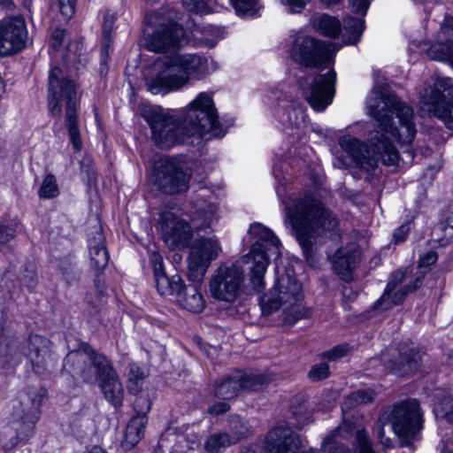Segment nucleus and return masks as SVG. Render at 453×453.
I'll return each mask as SVG.
<instances>
[{"mask_svg": "<svg viewBox=\"0 0 453 453\" xmlns=\"http://www.w3.org/2000/svg\"><path fill=\"white\" fill-rule=\"evenodd\" d=\"M302 287L289 274L280 276L268 293L260 298V306L264 315H270L280 308L288 310L302 300Z\"/></svg>", "mask_w": 453, "mask_h": 453, "instance_id": "12", "label": "nucleus"}, {"mask_svg": "<svg viewBox=\"0 0 453 453\" xmlns=\"http://www.w3.org/2000/svg\"><path fill=\"white\" fill-rule=\"evenodd\" d=\"M241 428L242 431L235 437H231L227 433H215L209 435L203 444L204 449L210 453H219L227 447L236 444L242 440V434L246 431L244 426Z\"/></svg>", "mask_w": 453, "mask_h": 453, "instance_id": "31", "label": "nucleus"}, {"mask_svg": "<svg viewBox=\"0 0 453 453\" xmlns=\"http://www.w3.org/2000/svg\"><path fill=\"white\" fill-rule=\"evenodd\" d=\"M258 449L257 445H251L250 447L243 448L241 453H257V450Z\"/></svg>", "mask_w": 453, "mask_h": 453, "instance_id": "62", "label": "nucleus"}, {"mask_svg": "<svg viewBox=\"0 0 453 453\" xmlns=\"http://www.w3.org/2000/svg\"><path fill=\"white\" fill-rule=\"evenodd\" d=\"M191 205L190 219L193 226L198 230L209 227L215 219L216 206L202 198L193 200Z\"/></svg>", "mask_w": 453, "mask_h": 453, "instance_id": "28", "label": "nucleus"}, {"mask_svg": "<svg viewBox=\"0 0 453 453\" xmlns=\"http://www.w3.org/2000/svg\"><path fill=\"white\" fill-rule=\"evenodd\" d=\"M313 27L320 34L335 38L341 31V22L338 19L332 17L328 14H321L313 19Z\"/></svg>", "mask_w": 453, "mask_h": 453, "instance_id": "36", "label": "nucleus"}, {"mask_svg": "<svg viewBox=\"0 0 453 453\" xmlns=\"http://www.w3.org/2000/svg\"><path fill=\"white\" fill-rule=\"evenodd\" d=\"M410 232V223L403 224L394 233V239L395 242H402L405 240Z\"/></svg>", "mask_w": 453, "mask_h": 453, "instance_id": "60", "label": "nucleus"}, {"mask_svg": "<svg viewBox=\"0 0 453 453\" xmlns=\"http://www.w3.org/2000/svg\"><path fill=\"white\" fill-rule=\"evenodd\" d=\"M88 453H106L104 449L100 447H94Z\"/></svg>", "mask_w": 453, "mask_h": 453, "instance_id": "64", "label": "nucleus"}, {"mask_svg": "<svg viewBox=\"0 0 453 453\" xmlns=\"http://www.w3.org/2000/svg\"><path fill=\"white\" fill-rule=\"evenodd\" d=\"M16 234V229L12 226H4L0 222V244L5 243Z\"/></svg>", "mask_w": 453, "mask_h": 453, "instance_id": "53", "label": "nucleus"}, {"mask_svg": "<svg viewBox=\"0 0 453 453\" xmlns=\"http://www.w3.org/2000/svg\"><path fill=\"white\" fill-rule=\"evenodd\" d=\"M66 35V32L62 28H55L52 31L51 38H52V47L55 49H59L64 43L65 38Z\"/></svg>", "mask_w": 453, "mask_h": 453, "instance_id": "55", "label": "nucleus"}, {"mask_svg": "<svg viewBox=\"0 0 453 453\" xmlns=\"http://www.w3.org/2000/svg\"><path fill=\"white\" fill-rule=\"evenodd\" d=\"M369 114L378 122L380 130L370 134V146L350 135L340 138L341 148L350 157L355 166L371 172L380 160L388 166H395L399 154L388 141L389 134L398 142L411 143L416 135L412 109L395 95L373 89L366 102Z\"/></svg>", "mask_w": 453, "mask_h": 453, "instance_id": "1", "label": "nucleus"}, {"mask_svg": "<svg viewBox=\"0 0 453 453\" xmlns=\"http://www.w3.org/2000/svg\"><path fill=\"white\" fill-rule=\"evenodd\" d=\"M208 73L206 58L197 54H177L146 80V86L152 94H167L187 85L191 77L199 79Z\"/></svg>", "mask_w": 453, "mask_h": 453, "instance_id": "4", "label": "nucleus"}, {"mask_svg": "<svg viewBox=\"0 0 453 453\" xmlns=\"http://www.w3.org/2000/svg\"><path fill=\"white\" fill-rule=\"evenodd\" d=\"M290 411L300 425H304L311 419V413L303 395H296L292 399Z\"/></svg>", "mask_w": 453, "mask_h": 453, "instance_id": "40", "label": "nucleus"}, {"mask_svg": "<svg viewBox=\"0 0 453 453\" xmlns=\"http://www.w3.org/2000/svg\"><path fill=\"white\" fill-rule=\"evenodd\" d=\"M96 380L104 398L114 407H120L124 400V388L119 375L106 357H97Z\"/></svg>", "mask_w": 453, "mask_h": 453, "instance_id": "19", "label": "nucleus"}, {"mask_svg": "<svg viewBox=\"0 0 453 453\" xmlns=\"http://www.w3.org/2000/svg\"><path fill=\"white\" fill-rule=\"evenodd\" d=\"M419 111L453 127V88L449 79L436 77L425 84L419 92Z\"/></svg>", "mask_w": 453, "mask_h": 453, "instance_id": "8", "label": "nucleus"}, {"mask_svg": "<svg viewBox=\"0 0 453 453\" xmlns=\"http://www.w3.org/2000/svg\"><path fill=\"white\" fill-rule=\"evenodd\" d=\"M428 57L433 60L449 61L453 63V48L447 43H434L427 50Z\"/></svg>", "mask_w": 453, "mask_h": 453, "instance_id": "41", "label": "nucleus"}, {"mask_svg": "<svg viewBox=\"0 0 453 453\" xmlns=\"http://www.w3.org/2000/svg\"><path fill=\"white\" fill-rule=\"evenodd\" d=\"M153 266L156 288L161 296L180 295L183 281L180 275L168 277L164 270L163 257L160 254L153 252L150 256Z\"/></svg>", "mask_w": 453, "mask_h": 453, "instance_id": "26", "label": "nucleus"}, {"mask_svg": "<svg viewBox=\"0 0 453 453\" xmlns=\"http://www.w3.org/2000/svg\"><path fill=\"white\" fill-rule=\"evenodd\" d=\"M152 138L160 148L176 144H195L208 134L213 137L224 135L218 120L217 111L211 96L200 93L186 108L181 122L160 111L146 114Z\"/></svg>", "mask_w": 453, "mask_h": 453, "instance_id": "2", "label": "nucleus"}, {"mask_svg": "<svg viewBox=\"0 0 453 453\" xmlns=\"http://www.w3.org/2000/svg\"><path fill=\"white\" fill-rule=\"evenodd\" d=\"M50 341L38 334L30 335L26 347V357L33 371L42 375L55 366V359L50 349Z\"/></svg>", "mask_w": 453, "mask_h": 453, "instance_id": "23", "label": "nucleus"}, {"mask_svg": "<svg viewBox=\"0 0 453 453\" xmlns=\"http://www.w3.org/2000/svg\"><path fill=\"white\" fill-rule=\"evenodd\" d=\"M305 311H302L300 310L295 311L294 314H288L286 319L289 323H295L298 319L303 318L305 316Z\"/></svg>", "mask_w": 453, "mask_h": 453, "instance_id": "61", "label": "nucleus"}, {"mask_svg": "<svg viewBox=\"0 0 453 453\" xmlns=\"http://www.w3.org/2000/svg\"><path fill=\"white\" fill-rule=\"evenodd\" d=\"M441 453H453V432L447 433L441 445Z\"/></svg>", "mask_w": 453, "mask_h": 453, "instance_id": "58", "label": "nucleus"}, {"mask_svg": "<svg viewBox=\"0 0 453 453\" xmlns=\"http://www.w3.org/2000/svg\"><path fill=\"white\" fill-rule=\"evenodd\" d=\"M156 228L165 244L171 250L185 249L193 239L189 223L168 209H163L159 212Z\"/></svg>", "mask_w": 453, "mask_h": 453, "instance_id": "14", "label": "nucleus"}, {"mask_svg": "<svg viewBox=\"0 0 453 453\" xmlns=\"http://www.w3.org/2000/svg\"><path fill=\"white\" fill-rule=\"evenodd\" d=\"M376 396V393L372 388H363L352 392L342 403V411L345 414L347 410H350L359 404L372 403Z\"/></svg>", "mask_w": 453, "mask_h": 453, "instance_id": "38", "label": "nucleus"}, {"mask_svg": "<svg viewBox=\"0 0 453 453\" xmlns=\"http://www.w3.org/2000/svg\"><path fill=\"white\" fill-rule=\"evenodd\" d=\"M58 187L56 182V178L52 174L47 175L41 186L39 196L42 198H53L58 195Z\"/></svg>", "mask_w": 453, "mask_h": 453, "instance_id": "44", "label": "nucleus"}, {"mask_svg": "<svg viewBox=\"0 0 453 453\" xmlns=\"http://www.w3.org/2000/svg\"><path fill=\"white\" fill-rule=\"evenodd\" d=\"M321 449L326 453H376L366 429L346 417L323 439Z\"/></svg>", "mask_w": 453, "mask_h": 453, "instance_id": "9", "label": "nucleus"}, {"mask_svg": "<svg viewBox=\"0 0 453 453\" xmlns=\"http://www.w3.org/2000/svg\"><path fill=\"white\" fill-rule=\"evenodd\" d=\"M299 434L288 426L271 429L264 442L265 453H296L302 447Z\"/></svg>", "mask_w": 453, "mask_h": 453, "instance_id": "25", "label": "nucleus"}, {"mask_svg": "<svg viewBox=\"0 0 453 453\" xmlns=\"http://www.w3.org/2000/svg\"><path fill=\"white\" fill-rule=\"evenodd\" d=\"M21 284L32 291L37 285V273L33 265L27 267L19 278Z\"/></svg>", "mask_w": 453, "mask_h": 453, "instance_id": "46", "label": "nucleus"}, {"mask_svg": "<svg viewBox=\"0 0 453 453\" xmlns=\"http://www.w3.org/2000/svg\"><path fill=\"white\" fill-rule=\"evenodd\" d=\"M235 12L240 16H252L259 9L257 0H230Z\"/></svg>", "mask_w": 453, "mask_h": 453, "instance_id": "42", "label": "nucleus"}, {"mask_svg": "<svg viewBox=\"0 0 453 453\" xmlns=\"http://www.w3.org/2000/svg\"><path fill=\"white\" fill-rule=\"evenodd\" d=\"M115 16L112 13L106 12L104 16L103 22V34L104 37L107 39L113 29V25L115 23Z\"/></svg>", "mask_w": 453, "mask_h": 453, "instance_id": "51", "label": "nucleus"}, {"mask_svg": "<svg viewBox=\"0 0 453 453\" xmlns=\"http://www.w3.org/2000/svg\"><path fill=\"white\" fill-rule=\"evenodd\" d=\"M329 373V366L326 363L318 364L310 370L309 378L313 381H319L326 379Z\"/></svg>", "mask_w": 453, "mask_h": 453, "instance_id": "47", "label": "nucleus"}, {"mask_svg": "<svg viewBox=\"0 0 453 453\" xmlns=\"http://www.w3.org/2000/svg\"><path fill=\"white\" fill-rule=\"evenodd\" d=\"M61 15L64 19L69 20L74 14L77 0H58Z\"/></svg>", "mask_w": 453, "mask_h": 453, "instance_id": "48", "label": "nucleus"}, {"mask_svg": "<svg viewBox=\"0 0 453 453\" xmlns=\"http://www.w3.org/2000/svg\"><path fill=\"white\" fill-rule=\"evenodd\" d=\"M220 251L221 247L215 236L196 240L188 257V279L195 282L202 281L211 263L218 257Z\"/></svg>", "mask_w": 453, "mask_h": 453, "instance_id": "16", "label": "nucleus"}, {"mask_svg": "<svg viewBox=\"0 0 453 453\" xmlns=\"http://www.w3.org/2000/svg\"><path fill=\"white\" fill-rule=\"evenodd\" d=\"M349 4L352 11L357 14L365 15L369 5V0H349Z\"/></svg>", "mask_w": 453, "mask_h": 453, "instance_id": "52", "label": "nucleus"}, {"mask_svg": "<svg viewBox=\"0 0 453 453\" xmlns=\"http://www.w3.org/2000/svg\"><path fill=\"white\" fill-rule=\"evenodd\" d=\"M387 419L402 446L411 445L423 428V411L419 402L412 398L394 405Z\"/></svg>", "mask_w": 453, "mask_h": 453, "instance_id": "10", "label": "nucleus"}, {"mask_svg": "<svg viewBox=\"0 0 453 453\" xmlns=\"http://www.w3.org/2000/svg\"><path fill=\"white\" fill-rule=\"evenodd\" d=\"M343 42L345 44H356L361 38L365 28L364 20L347 16L343 19Z\"/></svg>", "mask_w": 453, "mask_h": 453, "instance_id": "37", "label": "nucleus"}, {"mask_svg": "<svg viewBox=\"0 0 453 453\" xmlns=\"http://www.w3.org/2000/svg\"><path fill=\"white\" fill-rule=\"evenodd\" d=\"M359 257L360 250L356 243L339 249L333 258L334 271L341 279L350 280Z\"/></svg>", "mask_w": 453, "mask_h": 453, "instance_id": "27", "label": "nucleus"}, {"mask_svg": "<svg viewBox=\"0 0 453 453\" xmlns=\"http://www.w3.org/2000/svg\"><path fill=\"white\" fill-rule=\"evenodd\" d=\"M60 101L65 102V124L70 140L75 149H81L76 108L78 96L74 83L66 79L59 67H52L49 73L48 104L52 116L61 113Z\"/></svg>", "mask_w": 453, "mask_h": 453, "instance_id": "5", "label": "nucleus"}, {"mask_svg": "<svg viewBox=\"0 0 453 453\" xmlns=\"http://www.w3.org/2000/svg\"><path fill=\"white\" fill-rule=\"evenodd\" d=\"M147 373L142 368L134 364L131 365L128 372L127 386L129 393L134 395L142 393Z\"/></svg>", "mask_w": 453, "mask_h": 453, "instance_id": "39", "label": "nucleus"}, {"mask_svg": "<svg viewBox=\"0 0 453 453\" xmlns=\"http://www.w3.org/2000/svg\"><path fill=\"white\" fill-rule=\"evenodd\" d=\"M182 4L189 12H200L204 8L206 0H182Z\"/></svg>", "mask_w": 453, "mask_h": 453, "instance_id": "57", "label": "nucleus"}, {"mask_svg": "<svg viewBox=\"0 0 453 453\" xmlns=\"http://www.w3.org/2000/svg\"><path fill=\"white\" fill-rule=\"evenodd\" d=\"M242 426H244L246 429L245 433L243 434H242V439H243L250 433V428L248 426V424L244 420L241 419L239 417L233 418L231 420V426H230V429H231V433H232V434H230L231 437H235L236 435H239V433L242 431V428H241Z\"/></svg>", "mask_w": 453, "mask_h": 453, "instance_id": "49", "label": "nucleus"}, {"mask_svg": "<svg viewBox=\"0 0 453 453\" xmlns=\"http://www.w3.org/2000/svg\"><path fill=\"white\" fill-rule=\"evenodd\" d=\"M89 253L92 265L98 271L104 270L109 262V254L104 245V236L98 229L89 240Z\"/></svg>", "mask_w": 453, "mask_h": 453, "instance_id": "29", "label": "nucleus"}, {"mask_svg": "<svg viewBox=\"0 0 453 453\" xmlns=\"http://www.w3.org/2000/svg\"><path fill=\"white\" fill-rule=\"evenodd\" d=\"M186 42L185 31L174 21L160 24L148 35L147 48L155 52L174 50Z\"/></svg>", "mask_w": 453, "mask_h": 453, "instance_id": "22", "label": "nucleus"}, {"mask_svg": "<svg viewBox=\"0 0 453 453\" xmlns=\"http://www.w3.org/2000/svg\"><path fill=\"white\" fill-rule=\"evenodd\" d=\"M230 410V405L226 402H220L212 404L208 408V413L213 416H219L226 413Z\"/></svg>", "mask_w": 453, "mask_h": 453, "instance_id": "56", "label": "nucleus"}, {"mask_svg": "<svg viewBox=\"0 0 453 453\" xmlns=\"http://www.w3.org/2000/svg\"><path fill=\"white\" fill-rule=\"evenodd\" d=\"M281 4L289 7L291 12H301L309 0H280Z\"/></svg>", "mask_w": 453, "mask_h": 453, "instance_id": "54", "label": "nucleus"}, {"mask_svg": "<svg viewBox=\"0 0 453 453\" xmlns=\"http://www.w3.org/2000/svg\"><path fill=\"white\" fill-rule=\"evenodd\" d=\"M277 114L283 125L290 129H301L305 125L306 114L301 106L291 104L288 108L280 109Z\"/></svg>", "mask_w": 453, "mask_h": 453, "instance_id": "34", "label": "nucleus"}, {"mask_svg": "<svg viewBox=\"0 0 453 453\" xmlns=\"http://www.w3.org/2000/svg\"><path fill=\"white\" fill-rule=\"evenodd\" d=\"M268 382L265 376L257 373L243 374L236 372L223 377L215 386V395L222 399H232L241 390H255Z\"/></svg>", "mask_w": 453, "mask_h": 453, "instance_id": "20", "label": "nucleus"}, {"mask_svg": "<svg viewBox=\"0 0 453 453\" xmlns=\"http://www.w3.org/2000/svg\"><path fill=\"white\" fill-rule=\"evenodd\" d=\"M385 425L386 421L384 418H380L373 427V434L384 449H391L395 447V442L392 438L386 436Z\"/></svg>", "mask_w": 453, "mask_h": 453, "instance_id": "45", "label": "nucleus"}, {"mask_svg": "<svg viewBox=\"0 0 453 453\" xmlns=\"http://www.w3.org/2000/svg\"><path fill=\"white\" fill-rule=\"evenodd\" d=\"M47 397V390L43 388L27 387L18 395V403L13 406L12 425L15 433L9 431L10 441L3 436L1 439L4 449H11L19 440L27 437L38 420V414L42 401Z\"/></svg>", "mask_w": 453, "mask_h": 453, "instance_id": "7", "label": "nucleus"}, {"mask_svg": "<svg viewBox=\"0 0 453 453\" xmlns=\"http://www.w3.org/2000/svg\"><path fill=\"white\" fill-rule=\"evenodd\" d=\"M285 224L301 245L307 260L311 257L319 237L336 230L339 219L317 198L305 195L292 203L282 198Z\"/></svg>", "mask_w": 453, "mask_h": 453, "instance_id": "3", "label": "nucleus"}, {"mask_svg": "<svg viewBox=\"0 0 453 453\" xmlns=\"http://www.w3.org/2000/svg\"><path fill=\"white\" fill-rule=\"evenodd\" d=\"M438 256L434 251H428L419 258L418 265L420 268L429 267L437 261Z\"/></svg>", "mask_w": 453, "mask_h": 453, "instance_id": "59", "label": "nucleus"}, {"mask_svg": "<svg viewBox=\"0 0 453 453\" xmlns=\"http://www.w3.org/2000/svg\"><path fill=\"white\" fill-rule=\"evenodd\" d=\"M336 74L333 69L326 73L306 79L303 93L310 105L317 111H323L333 101Z\"/></svg>", "mask_w": 453, "mask_h": 453, "instance_id": "18", "label": "nucleus"}, {"mask_svg": "<svg viewBox=\"0 0 453 453\" xmlns=\"http://www.w3.org/2000/svg\"><path fill=\"white\" fill-rule=\"evenodd\" d=\"M434 412L437 418L453 423V390L436 391L434 395Z\"/></svg>", "mask_w": 453, "mask_h": 453, "instance_id": "32", "label": "nucleus"}, {"mask_svg": "<svg viewBox=\"0 0 453 453\" xmlns=\"http://www.w3.org/2000/svg\"><path fill=\"white\" fill-rule=\"evenodd\" d=\"M27 39V31L23 18L11 17L0 22V54L8 56L20 51Z\"/></svg>", "mask_w": 453, "mask_h": 453, "instance_id": "21", "label": "nucleus"}, {"mask_svg": "<svg viewBox=\"0 0 453 453\" xmlns=\"http://www.w3.org/2000/svg\"><path fill=\"white\" fill-rule=\"evenodd\" d=\"M335 48L333 43L306 35H297L291 49V57L305 66H315L331 61Z\"/></svg>", "mask_w": 453, "mask_h": 453, "instance_id": "15", "label": "nucleus"}, {"mask_svg": "<svg viewBox=\"0 0 453 453\" xmlns=\"http://www.w3.org/2000/svg\"><path fill=\"white\" fill-rule=\"evenodd\" d=\"M447 226L453 229V211H451L446 219Z\"/></svg>", "mask_w": 453, "mask_h": 453, "instance_id": "63", "label": "nucleus"}, {"mask_svg": "<svg viewBox=\"0 0 453 453\" xmlns=\"http://www.w3.org/2000/svg\"><path fill=\"white\" fill-rule=\"evenodd\" d=\"M244 286L243 270L237 265H221L211 274L209 282L211 296L227 303H234Z\"/></svg>", "mask_w": 453, "mask_h": 453, "instance_id": "13", "label": "nucleus"}, {"mask_svg": "<svg viewBox=\"0 0 453 453\" xmlns=\"http://www.w3.org/2000/svg\"><path fill=\"white\" fill-rule=\"evenodd\" d=\"M348 352V347L345 345H338L333 348L332 349L324 352L322 357L324 358L328 359L329 361L337 360L342 357H344Z\"/></svg>", "mask_w": 453, "mask_h": 453, "instance_id": "50", "label": "nucleus"}, {"mask_svg": "<svg viewBox=\"0 0 453 453\" xmlns=\"http://www.w3.org/2000/svg\"><path fill=\"white\" fill-rule=\"evenodd\" d=\"M420 356L413 349L400 351L399 360L393 362L391 370L398 375H405L418 369Z\"/></svg>", "mask_w": 453, "mask_h": 453, "instance_id": "35", "label": "nucleus"}, {"mask_svg": "<svg viewBox=\"0 0 453 453\" xmlns=\"http://www.w3.org/2000/svg\"><path fill=\"white\" fill-rule=\"evenodd\" d=\"M151 407V402L149 395L145 393H142L135 397L134 401V410L136 413L133 418H144L148 422L147 414Z\"/></svg>", "mask_w": 453, "mask_h": 453, "instance_id": "43", "label": "nucleus"}, {"mask_svg": "<svg viewBox=\"0 0 453 453\" xmlns=\"http://www.w3.org/2000/svg\"><path fill=\"white\" fill-rule=\"evenodd\" d=\"M405 279V273L396 271L388 281L381 297L375 303L376 307L384 311L389 310L402 303L411 292L421 285V279L417 278L411 286H401Z\"/></svg>", "mask_w": 453, "mask_h": 453, "instance_id": "24", "label": "nucleus"}, {"mask_svg": "<svg viewBox=\"0 0 453 453\" xmlns=\"http://www.w3.org/2000/svg\"><path fill=\"white\" fill-rule=\"evenodd\" d=\"M97 357H104L96 353L88 345H83L78 350L70 351L64 359L63 372L75 380L84 382L96 380V363Z\"/></svg>", "mask_w": 453, "mask_h": 453, "instance_id": "17", "label": "nucleus"}, {"mask_svg": "<svg viewBox=\"0 0 453 453\" xmlns=\"http://www.w3.org/2000/svg\"><path fill=\"white\" fill-rule=\"evenodd\" d=\"M146 426L147 421L144 418H132L127 423L121 448L124 450L134 449L143 437Z\"/></svg>", "mask_w": 453, "mask_h": 453, "instance_id": "30", "label": "nucleus"}, {"mask_svg": "<svg viewBox=\"0 0 453 453\" xmlns=\"http://www.w3.org/2000/svg\"><path fill=\"white\" fill-rule=\"evenodd\" d=\"M249 234L256 242L250 253L242 257V262L250 265L249 278L252 288L261 292L265 288L264 277L269 265L268 252L279 255L280 243L275 234L260 223L251 224Z\"/></svg>", "mask_w": 453, "mask_h": 453, "instance_id": "6", "label": "nucleus"}, {"mask_svg": "<svg viewBox=\"0 0 453 453\" xmlns=\"http://www.w3.org/2000/svg\"><path fill=\"white\" fill-rule=\"evenodd\" d=\"M179 302L187 310L197 313L201 312L205 307V301L203 295L198 291L196 286L189 285L182 288Z\"/></svg>", "mask_w": 453, "mask_h": 453, "instance_id": "33", "label": "nucleus"}, {"mask_svg": "<svg viewBox=\"0 0 453 453\" xmlns=\"http://www.w3.org/2000/svg\"><path fill=\"white\" fill-rule=\"evenodd\" d=\"M191 173L178 159L165 157L158 160L150 175V181L163 193L175 195L188 190Z\"/></svg>", "mask_w": 453, "mask_h": 453, "instance_id": "11", "label": "nucleus"}]
</instances>
